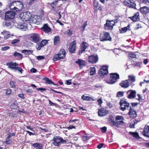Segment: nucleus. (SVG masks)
<instances>
[{
  "label": "nucleus",
  "mask_w": 149,
  "mask_h": 149,
  "mask_svg": "<svg viewBox=\"0 0 149 149\" xmlns=\"http://www.w3.org/2000/svg\"><path fill=\"white\" fill-rule=\"evenodd\" d=\"M119 104L120 109L123 111L126 110H129L132 107L130 105V103L124 98H122L120 99Z\"/></svg>",
  "instance_id": "f257e3e1"
},
{
  "label": "nucleus",
  "mask_w": 149,
  "mask_h": 149,
  "mask_svg": "<svg viewBox=\"0 0 149 149\" xmlns=\"http://www.w3.org/2000/svg\"><path fill=\"white\" fill-rule=\"evenodd\" d=\"M52 142L53 144L56 146H59L61 144L66 143V141L59 136H54L52 140Z\"/></svg>",
  "instance_id": "f03ea898"
},
{
  "label": "nucleus",
  "mask_w": 149,
  "mask_h": 149,
  "mask_svg": "<svg viewBox=\"0 0 149 149\" xmlns=\"http://www.w3.org/2000/svg\"><path fill=\"white\" fill-rule=\"evenodd\" d=\"M32 17L31 14L29 12H26L21 13L19 16V17L24 22H28L29 23Z\"/></svg>",
  "instance_id": "7ed1b4c3"
},
{
  "label": "nucleus",
  "mask_w": 149,
  "mask_h": 149,
  "mask_svg": "<svg viewBox=\"0 0 149 149\" xmlns=\"http://www.w3.org/2000/svg\"><path fill=\"white\" fill-rule=\"evenodd\" d=\"M110 78L109 80H107V82L108 84H113L119 78V75L116 73L110 74Z\"/></svg>",
  "instance_id": "20e7f679"
},
{
  "label": "nucleus",
  "mask_w": 149,
  "mask_h": 149,
  "mask_svg": "<svg viewBox=\"0 0 149 149\" xmlns=\"http://www.w3.org/2000/svg\"><path fill=\"white\" fill-rule=\"evenodd\" d=\"M99 38L101 41H111L112 39L110 36L109 33L106 32H104L101 33Z\"/></svg>",
  "instance_id": "39448f33"
},
{
  "label": "nucleus",
  "mask_w": 149,
  "mask_h": 149,
  "mask_svg": "<svg viewBox=\"0 0 149 149\" xmlns=\"http://www.w3.org/2000/svg\"><path fill=\"white\" fill-rule=\"evenodd\" d=\"M136 92L135 91L130 90L127 92V97L130 99H133L136 97Z\"/></svg>",
  "instance_id": "423d86ee"
},
{
  "label": "nucleus",
  "mask_w": 149,
  "mask_h": 149,
  "mask_svg": "<svg viewBox=\"0 0 149 149\" xmlns=\"http://www.w3.org/2000/svg\"><path fill=\"white\" fill-rule=\"evenodd\" d=\"M115 22L113 20H107L106 23L104 25L106 29H112Z\"/></svg>",
  "instance_id": "0eeeda50"
},
{
  "label": "nucleus",
  "mask_w": 149,
  "mask_h": 149,
  "mask_svg": "<svg viewBox=\"0 0 149 149\" xmlns=\"http://www.w3.org/2000/svg\"><path fill=\"white\" fill-rule=\"evenodd\" d=\"M16 13L11 11H8L5 13V18L6 20L12 19L14 17Z\"/></svg>",
  "instance_id": "6e6552de"
},
{
  "label": "nucleus",
  "mask_w": 149,
  "mask_h": 149,
  "mask_svg": "<svg viewBox=\"0 0 149 149\" xmlns=\"http://www.w3.org/2000/svg\"><path fill=\"white\" fill-rule=\"evenodd\" d=\"M109 113L108 110L104 108H102L98 109V114L100 116H104Z\"/></svg>",
  "instance_id": "1a4fd4ad"
},
{
  "label": "nucleus",
  "mask_w": 149,
  "mask_h": 149,
  "mask_svg": "<svg viewBox=\"0 0 149 149\" xmlns=\"http://www.w3.org/2000/svg\"><path fill=\"white\" fill-rule=\"evenodd\" d=\"M31 38L33 41L36 43L38 42L41 40L40 36L37 33H32Z\"/></svg>",
  "instance_id": "9d476101"
},
{
  "label": "nucleus",
  "mask_w": 149,
  "mask_h": 149,
  "mask_svg": "<svg viewBox=\"0 0 149 149\" xmlns=\"http://www.w3.org/2000/svg\"><path fill=\"white\" fill-rule=\"evenodd\" d=\"M41 23L40 19V18H37V16L35 15L31 18L29 23L35 24H39Z\"/></svg>",
  "instance_id": "9b49d317"
},
{
  "label": "nucleus",
  "mask_w": 149,
  "mask_h": 149,
  "mask_svg": "<svg viewBox=\"0 0 149 149\" xmlns=\"http://www.w3.org/2000/svg\"><path fill=\"white\" fill-rule=\"evenodd\" d=\"M47 42V40H43L40 43H38L36 44V48L37 49L40 50L41 48H43Z\"/></svg>",
  "instance_id": "f8f14e48"
},
{
  "label": "nucleus",
  "mask_w": 149,
  "mask_h": 149,
  "mask_svg": "<svg viewBox=\"0 0 149 149\" xmlns=\"http://www.w3.org/2000/svg\"><path fill=\"white\" fill-rule=\"evenodd\" d=\"M128 113V114L130 117L131 118H135L137 116L135 110H134V108L131 107Z\"/></svg>",
  "instance_id": "ddd939ff"
},
{
  "label": "nucleus",
  "mask_w": 149,
  "mask_h": 149,
  "mask_svg": "<svg viewBox=\"0 0 149 149\" xmlns=\"http://www.w3.org/2000/svg\"><path fill=\"white\" fill-rule=\"evenodd\" d=\"M130 85V82L127 79L122 81L119 84V85L122 88H127Z\"/></svg>",
  "instance_id": "4468645a"
},
{
  "label": "nucleus",
  "mask_w": 149,
  "mask_h": 149,
  "mask_svg": "<svg viewBox=\"0 0 149 149\" xmlns=\"http://www.w3.org/2000/svg\"><path fill=\"white\" fill-rule=\"evenodd\" d=\"M76 42L75 41H73L70 44L69 47V51L71 53H74L75 50L76 48Z\"/></svg>",
  "instance_id": "2eb2a0df"
},
{
  "label": "nucleus",
  "mask_w": 149,
  "mask_h": 149,
  "mask_svg": "<svg viewBox=\"0 0 149 149\" xmlns=\"http://www.w3.org/2000/svg\"><path fill=\"white\" fill-rule=\"evenodd\" d=\"M14 25L15 26L20 29H25L26 27V26L25 24H22L21 23H19L16 22L14 23Z\"/></svg>",
  "instance_id": "dca6fc26"
},
{
  "label": "nucleus",
  "mask_w": 149,
  "mask_h": 149,
  "mask_svg": "<svg viewBox=\"0 0 149 149\" xmlns=\"http://www.w3.org/2000/svg\"><path fill=\"white\" fill-rule=\"evenodd\" d=\"M128 81L130 82V85L131 86H133L134 84L133 83L135 82V77L133 75H129Z\"/></svg>",
  "instance_id": "f3484780"
},
{
  "label": "nucleus",
  "mask_w": 149,
  "mask_h": 149,
  "mask_svg": "<svg viewBox=\"0 0 149 149\" xmlns=\"http://www.w3.org/2000/svg\"><path fill=\"white\" fill-rule=\"evenodd\" d=\"M42 30L46 33H49L51 32V29L48 26L47 24H45L42 28Z\"/></svg>",
  "instance_id": "a211bd4d"
},
{
  "label": "nucleus",
  "mask_w": 149,
  "mask_h": 149,
  "mask_svg": "<svg viewBox=\"0 0 149 149\" xmlns=\"http://www.w3.org/2000/svg\"><path fill=\"white\" fill-rule=\"evenodd\" d=\"M6 65L8 66L9 68L15 70L16 67L18 66V64L16 63L10 62L6 63Z\"/></svg>",
  "instance_id": "6ab92c4d"
},
{
  "label": "nucleus",
  "mask_w": 149,
  "mask_h": 149,
  "mask_svg": "<svg viewBox=\"0 0 149 149\" xmlns=\"http://www.w3.org/2000/svg\"><path fill=\"white\" fill-rule=\"evenodd\" d=\"M86 42H83L82 43L81 45V48L79 50V55H81L80 54L83 53L84 52L86 48V46L85 45Z\"/></svg>",
  "instance_id": "aec40b11"
},
{
  "label": "nucleus",
  "mask_w": 149,
  "mask_h": 149,
  "mask_svg": "<svg viewBox=\"0 0 149 149\" xmlns=\"http://www.w3.org/2000/svg\"><path fill=\"white\" fill-rule=\"evenodd\" d=\"M98 56H88V61L92 64L97 62L98 60Z\"/></svg>",
  "instance_id": "412c9836"
},
{
  "label": "nucleus",
  "mask_w": 149,
  "mask_h": 149,
  "mask_svg": "<svg viewBox=\"0 0 149 149\" xmlns=\"http://www.w3.org/2000/svg\"><path fill=\"white\" fill-rule=\"evenodd\" d=\"M75 63L78 64L80 68L83 67L84 66H85L86 65V63L85 61L79 59L78 61L75 62Z\"/></svg>",
  "instance_id": "4be33fe9"
},
{
  "label": "nucleus",
  "mask_w": 149,
  "mask_h": 149,
  "mask_svg": "<svg viewBox=\"0 0 149 149\" xmlns=\"http://www.w3.org/2000/svg\"><path fill=\"white\" fill-rule=\"evenodd\" d=\"M129 134L137 139H139L140 138L138 133L136 132H129Z\"/></svg>",
  "instance_id": "5701e85b"
},
{
  "label": "nucleus",
  "mask_w": 149,
  "mask_h": 149,
  "mask_svg": "<svg viewBox=\"0 0 149 149\" xmlns=\"http://www.w3.org/2000/svg\"><path fill=\"white\" fill-rule=\"evenodd\" d=\"M43 80L45 81V83L46 84H52L54 85L58 86V85L55 84L54 82L52 81L49 78L47 77H46L43 78Z\"/></svg>",
  "instance_id": "b1692460"
},
{
  "label": "nucleus",
  "mask_w": 149,
  "mask_h": 149,
  "mask_svg": "<svg viewBox=\"0 0 149 149\" xmlns=\"http://www.w3.org/2000/svg\"><path fill=\"white\" fill-rule=\"evenodd\" d=\"M128 2H129L128 0H125L124 1V3L125 6L128 7L129 8H135L136 4H130Z\"/></svg>",
  "instance_id": "393cba45"
},
{
  "label": "nucleus",
  "mask_w": 149,
  "mask_h": 149,
  "mask_svg": "<svg viewBox=\"0 0 149 149\" xmlns=\"http://www.w3.org/2000/svg\"><path fill=\"white\" fill-rule=\"evenodd\" d=\"M32 146H33L36 148H38V149H43V146L42 144L38 143H36L32 144L31 145Z\"/></svg>",
  "instance_id": "a878e982"
},
{
  "label": "nucleus",
  "mask_w": 149,
  "mask_h": 149,
  "mask_svg": "<svg viewBox=\"0 0 149 149\" xmlns=\"http://www.w3.org/2000/svg\"><path fill=\"white\" fill-rule=\"evenodd\" d=\"M11 24L8 20H5L3 22V25L4 27H8L11 28Z\"/></svg>",
  "instance_id": "bb28decb"
},
{
  "label": "nucleus",
  "mask_w": 149,
  "mask_h": 149,
  "mask_svg": "<svg viewBox=\"0 0 149 149\" xmlns=\"http://www.w3.org/2000/svg\"><path fill=\"white\" fill-rule=\"evenodd\" d=\"M104 72L103 66H102L98 71V74L101 77L104 76L106 75V74H104Z\"/></svg>",
  "instance_id": "cd10ccee"
},
{
  "label": "nucleus",
  "mask_w": 149,
  "mask_h": 149,
  "mask_svg": "<svg viewBox=\"0 0 149 149\" xmlns=\"http://www.w3.org/2000/svg\"><path fill=\"white\" fill-rule=\"evenodd\" d=\"M114 120L112 116H110L108 120V122L111 124V125L114 126V125H116L117 124L116 123V122Z\"/></svg>",
  "instance_id": "c85d7f7f"
},
{
  "label": "nucleus",
  "mask_w": 149,
  "mask_h": 149,
  "mask_svg": "<svg viewBox=\"0 0 149 149\" xmlns=\"http://www.w3.org/2000/svg\"><path fill=\"white\" fill-rule=\"evenodd\" d=\"M140 11L142 13L146 14L149 12V9L146 6H144L141 8Z\"/></svg>",
  "instance_id": "c756f323"
},
{
  "label": "nucleus",
  "mask_w": 149,
  "mask_h": 149,
  "mask_svg": "<svg viewBox=\"0 0 149 149\" xmlns=\"http://www.w3.org/2000/svg\"><path fill=\"white\" fill-rule=\"evenodd\" d=\"M139 16V13L137 12L134 16L132 17H130L131 19L133 21L135 22L138 21L139 19L138 17Z\"/></svg>",
  "instance_id": "7c9ffc66"
},
{
  "label": "nucleus",
  "mask_w": 149,
  "mask_h": 149,
  "mask_svg": "<svg viewBox=\"0 0 149 149\" xmlns=\"http://www.w3.org/2000/svg\"><path fill=\"white\" fill-rule=\"evenodd\" d=\"M33 51L30 50L24 49L22 50L21 52L25 55H29L32 54Z\"/></svg>",
  "instance_id": "2f4dec72"
},
{
  "label": "nucleus",
  "mask_w": 149,
  "mask_h": 149,
  "mask_svg": "<svg viewBox=\"0 0 149 149\" xmlns=\"http://www.w3.org/2000/svg\"><path fill=\"white\" fill-rule=\"evenodd\" d=\"M149 132V126L148 125H146L144 127V130L142 133L144 136L145 134H148Z\"/></svg>",
  "instance_id": "473e14b6"
},
{
  "label": "nucleus",
  "mask_w": 149,
  "mask_h": 149,
  "mask_svg": "<svg viewBox=\"0 0 149 149\" xmlns=\"http://www.w3.org/2000/svg\"><path fill=\"white\" fill-rule=\"evenodd\" d=\"M90 75H93L95 74V68L94 67H91L90 68Z\"/></svg>",
  "instance_id": "72a5a7b5"
},
{
  "label": "nucleus",
  "mask_w": 149,
  "mask_h": 149,
  "mask_svg": "<svg viewBox=\"0 0 149 149\" xmlns=\"http://www.w3.org/2000/svg\"><path fill=\"white\" fill-rule=\"evenodd\" d=\"M4 35V38L5 39H7L9 38L11 36V35L8 34V32L7 31H3V32L1 33Z\"/></svg>",
  "instance_id": "f704fd0d"
},
{
  "label": "nucleus",
  "mask_w": 149,
  "mask_h": 149,
  "mask_svg": "<svg viewBox=\"0 0 149 149\" xmlns=\"http://www.w3.org/2000/svg\"><path fill=\"white\" fill-rule=\"evenodd\" d=\"M62 54L63 56H65V51L64 49H61L58 53L54 56H59V55Z\"/></svg>",
  "instance_id": "c9c22d12"
},
{
  "label": "nucleus",
  "mask_w": 149,
  "mask_h": 149,
  "mask_svg": "<svg viewBox=\"0 0 149 149\" xmlns=\"http://www.w3.org/2000/svg\"><path fill=\"white\" fill-rule=\"evenodd\" d=\"M18 107V104L17 102H14L10 106L11 108L13 109H16Z\"/></svg>",
  "instance_id": "e433bc0d"
},
{
  "label": "nucleus",
  "mask_w": 149,
  "mask_h": 149,
  "mask_svg": "<svg viewBox=\"0 0 149 149\" xmlns=\"http://www.w3.org/2000/svg\"><path fill=\"white\" fill-rule=\"evenodd\" d=\"M59 42V37L58 36H55L54 38V45H56Z\"/></svg>",
  "instance_id": "4c0bfd02"
},
{
  "label": "nucleus",
  "mask_w": 149,
  "mask_h": 149,
  "mask_svg": "<svg viewBox=\"0 0 149 149\" xmlns=\"http://www.w3.org/2000/svg\"><path fill=\"white\" fill-rule=\"evenodd\" d=\"M116 122V123L117 124L116 125H114V126L117 127H119L120 125H123V124L124 122L123 120L118 121L117 120Z\"/></svg>",
  "instance_id": "58836bf2"
},
{
  "label": "nucleus",
  "mask_w": 149,
  "mask_h": 149,
  "mask_svg": "<svg viewBox=\"0 0 149 149\" xmlns=\"http://www.w3.org/2000/svg\"><path fill=\"white\" fill-rule=\"evenodd\" d=\"M81 137L82 140L84 141H86L90 139L89 137L88 136L87 134H84Z\"/></svg>",
  "instance_id": "ea45409f"
},
{
  "label": "nucleus",
  "mask_w": 149,
  "mask_h": 149,
  "mask_svg": "<svg viewBox=\"0 0 149 149\" xmlns=\"http://www.w3.org/2000/svg\"><path fill=\"white\" fill-rule=\"evenodd\" d=\"M65 56H54L53 60L54 61L59 60L61 59H64Z\"/></svg>",
  "instance_id": "a19ab883"
},
{
  "label": "nucleus",
  "mask_w": 149,
  "mask_h": 149,
  "mask_svg": "<svg viewBox=\"0 0 149 149\" xmlns=\"http://www.w3.org/2000/svg\"><path fill=\"white\" fill-rule=\"evenodd\" d=\"M124 92L123 91L118 92L116 96L117 97H121L124 95Z\"/></svg>",
  "instance_id": "79ce46f5"
},
{
  "label": "nucleus",
  "mask_w": 149,
  "mask_h": 149,
  "mask_svg": "<svg viewBox=\"0 0 149 149\" xmlns=\"http://www.w3.org/2000/svg\"><path fill=\"white\" fill-rule=\"evenodd\" d=\"M5 143L7 144H10L12 143V139H10V138L7 136L6 138V141Z\"/></svg>",
  "instance_id": "37998d69"
},
{
  "label": "nucleus",
  "mask_w": 149,
  "mask_h": 149,
  "mask_svg": "<svg viewBox=\"0 0 149 149\" xmlns=\"http://www.w3.org/2000/svg\"><path fill=\"white\" fill-rule=\"evenodd\" d=\"M104 67V74H107L108 73V66L107 65H103Z\"/></svg>",
  "instance_id": "c03bdc74"
},
{
  "label": "nucleus",
  "mask_w": 149,
  "mask_h": 149,
  "mask_svg": "<svg viewBox=\"0 0 149 149\" xmlns=\"http://www.w3.org/2000/svg\"><path fill=\"white\" fill-rule=\"evenodd\" d=\"M17 2L19 3L18 4L19 5L17 6V8H18L19 10H20L22 9L23 7V3H21V2L18 1H17Z\"/></svg>",
  "instance_id": "a18cd8bd"
},
{
  "label": "nucleus",
  "mask_w": 149,
  "mask_h": 149,
  "mask_svg": "<svg viewBox=\"0 0 149 149\" xmlns=\"http://www.w3.org/2000/svg\"><path fill=\"white\" fill-rule=\"evenodd\" d=\"M10 9L11 10V11H13V12H14L15 13L19 10L18 9V8L15 6H14V7H11V6L10 7Z\"/></svg>",
  "instance_id": "49530a36"
},
{
  "label": "nucleus",
  "mask_w": 149,
  "mask_h": 149,
  "mask_svg": "<svg viewBox=\"0 0 149 149\" xmlns=\"http://www.w3.org/2000/svg\"><path fill=\"white\" fill-rule=\"evenodd\" d=\"M16 82L14 81H10L9 83L10 85L11 88H15V84Z\"/></svg>",
  "instance_id": "de8ad7c7"
},
{
  "label": "nucleus",
  "mask_w": 149,
  "mask_h": 149,
  "mask_svg": "<svg viewBox=\"0 0 149 149\" xmlns=\"http://www.w3.org/2000/svg\"><path fill=\"white\" fill-rule=\"evenodd\" d=\"M65 33V34L69 36H71L72 34V31L70 29L67 30Z\"/></svg>",
  "instance_id": "09e8293b"
},
{
  "label": "nucleus",
  "mask_w": 149,
  "mask_h": 149,
  "mask_svg": "<svg viewBox=\"0 0 149 149\" xmlns=\"http://www.w3.org/2000/svg\"><path fill=\"white\" fill-rule=\"evenodd\" d=\"M130 55H132V56H136V55H139L140 53L138 52H130L129 54Z\"/></svg>",
  "instance_id": "8fccbe9b"
},
{
  "label": "nucleus",
  "mask_w": 149,
  "mask_h": 149,
  "mask_svg": "<svg viewBox=\"0 0 149 149\" xmlns=\"http://www.w3.org/2000/svg\"><path fill=\"white\" fill-rule=\"evenodd\" d=\"M11 93V90L9 88H7L6 91V95H9Z\"/></svg>",
  "instance_id": "3c124183"
},
{
  "label": "nucleus",
  "mask_w": 149,
  "mask_h": 149,
  "mask_svg": "<svg viewBox=\"0 0 149 149\" xmlns=\"http://www.w3.org/2000/svg\"><path fill=\"white\" fill-rule=\"evenodd\" d=\"M123 118L121 116H116V121L120 120H123Z\"/></svg>",
  "instance_id": "603ef678"
},
{
  "label": "nucleus",
  "mask_w": 149,
  "mask_h": 149,
  "mask_svg": "<svg viewBox=\"0 0 149 149\" xmlns=\"http://www.w3.org/2000/svg\"><path fill=\"white\" fill-rule=\"evenodd\" d=\"M128 27H129V25L127 27H125L121 28V32L122 33L125 32L128 29Z\"/></svg>",
  "instance_id": "864d4df0"
},
{
  "label": "nucleus",
  "mask_w": 149,
  "mask_h": 149,
  "mask_svg": "<svg viewBox=\"0 0 149 149\" xmlns=\"http://www.w3.org/2000/svg\"><path fill=\"white\" fill-rule=\"evenodd\" d=\"M15 70H18V71L20 72L21 73H22V72L23 71L22 68L21 67H18V66L16 67L15 69Z\"/></svg>",
  "instance_id": "5fc2aeb1"
},
{
  "label": "nucleus",
  "mask_w": 149,
  "mask_h": 149,
  "mask_svg": "<svg viewBox=\"0 0 149 149\" xmlns=\"http://www.w3.org/2000/svg\"><path fill=\"white\" fill-rule=\"evenodd\" d=\"M8 115L12 117H16V114L14 113L13 111L10 112L8 113Z\"/></svg>",
  "instance_id": "6e6d98bb"
},
{
  "label": "nucleus",
  "mask_w": 149,
  "mask_h": 149,
  "mask_svg": "<svg viewBox=\"0 0 149 149\" xmlns=\"http://www.w3.org/2000/svg\"><path fill=\"white\" fill-rule=\"evenodd\" d=\"M101 131L103 133H105L107 131V127L104 126L101 128Z\"/></svg>",
  "instance_id": "4d7b16f0"
},
{
  "label": "nucleus",
  "mask_w": 149,
  "mask_h": 149,
  "mask_svg": "<svg viewBox=\"0 0 149 149\" xmlns=\"http://www.w3.org/2000/svg\"><path fill=\"white\" fill-rule=\"evenodd\" d=\"M78 120L77 119H74V120H69V122L70 123H72V124L74 125L76 123V122H75V121H78Z\"/></svg>",
  "instance_id": "13d9d810"
},
{
  "label": "nucleus",
  "mask_w": 149,
  "mask_h": 149,
  "mask_svg": "<svg viewBox=\"0 0 149 149\" xmlns=\"http://www.w3.org/2000/svg\"><path fill=\"white\" fill-rule=\"evenodd\" d=\"M138 103L137 102H132L131 103V104L132 105V108H133L134 107L137 105Z\"/></svg>",
  "instance_id": "bf43d9fd"
},
{
  "label": "nucleus",
  "mask_w": 149,
  "mask_h": 149,
  "mask_svg": "<svg viewBox=\"0 0 149 149\" xmlns=\"http://www.w3.org/2000/svg\"><path fill=\"white\" fill-rule=\"evenodd\" d=\"M17 2V1H15L13 2L12 3H11L10 4V6H9L10 8V7H11H11H12L13 6L17 5L16 4Z\"/></svg>",
  "instance_id": "052dcab7"
},
{
  "label": "nucleus",
  "mask_w": 149,
  "mask_h": 149,
  "mask_svg": "<svg viewBox=\"0 0 149 149\" xmlns=\"http://www.w3.org/2000/svg\"><path fill=\"white\" fill-rule=\"evenodd\" d=\"M114 53L117 55L119 54V53H120V50L118 49H114Z\"/></svg>",
  "instance_id": "680f3d73"
},
{
  "label": "nucleus",
  "mask_w": 149,
  "mask_h": 149,
  "mask_svg": "<svg viewBox=\"0 0 149 149\" xmlns=\"http://www.w3.org/2000/svg\"><path fill=\"white\" fill-rule=\"evenodd\" d=\"M49 104H50V105L51 106H56L57 105V104H56L50 100H49Z\"/></svg>",
  "instance_id": "e2e57ef3"
},
{
  "label": "nucleus",
  "mask_w": 149,
  "mask_h": 149,
  "mask_svg": "<svg viewBox=\"0 0 149 149\" xmlns=\"http://www.w3.org/2000/svg\"><path fill=\"white\" fill-rule=\"evenodd\" d=\"M10 48V47L8 46L5 47H1V50L2 51H4L6 50L9 49Z\"/></svg>",
  "instance_id": "0e129e2a"
},
{
  "label": "nucleus",
  "mask_w": 149,
  "mask_h": 149,
  "mask_svg": "<svg viewBox=\"0 0 149 149\" xmlns=\"http://www.w3.org/2000/svg\"><path fill=\"white\" fill-rule=\"evenodd\" d=\"M19 41V40L18 39H15L12 41L11 43L13 44H15L18 42Z\"/></svg>",
  "instance_id": "69168bd1"
},
{
  "label": "nucleus",
  "mask_w": 149,
  "mask_h": 149,
  "mask_svg": "<svg viewBox=\"0 0 149 149\" xmlns=\"http://www.w3.org/2000/svg\"><path fill=\"white\" fill-rule=\"evenodd\" d=\"M67 128L68 130H71L72 129H75V127L73 125H70Z\"/></svg>",
  "instance_id": "338daca9"
},
{
  "label": "nucleus",
  "mask_w": 149,
  "mask_h": 149,
  "mask_svg": "<svg viewBox=\"0 0 149 149\" xmlns=\"http://www.w3.org/2000/svg\"><path fill=\"white\" fill-rule=\"evenodd\" d=\"M97 102L99 105H101L102 103V101L101 98H99L97 100Z\"/></svg>",
  "instance_id": "774afa93"
}]
</instances>
